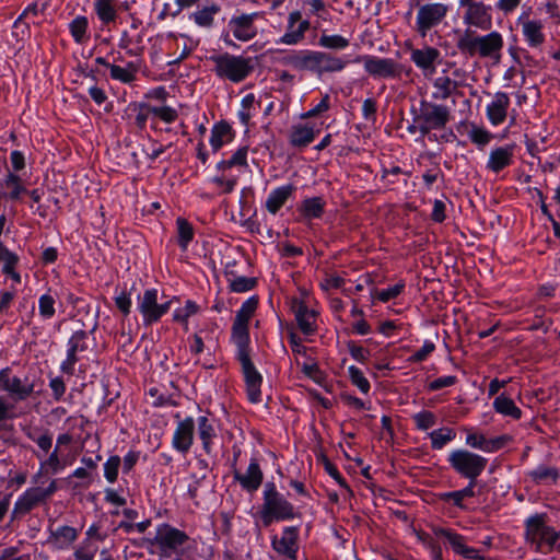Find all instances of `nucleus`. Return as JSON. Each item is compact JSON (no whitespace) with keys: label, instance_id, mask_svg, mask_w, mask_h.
<instances>
[{"label":"nucleus","instance_id":"nucleus-35","mask_svg":"<svg viewBox=\"0 0 560 560\" xmlns=\"http://www.w3.org/2000/svg\"><path fill=\"white\" fill-rule=\"evenodd\" d=\"M117 0H95L94 10L103 24H109L117 18Z\"/></svg>","mask_w":560,"mask_h":560},{"label":"nucleus","instance_id":"nucleus-9","mask_svg":"<svg viewBox=\"0 0 560 560\" xmlns=\"http://www.w3.org/2000/svg\"><path fill=\"white\" fill-rule=\"evenodd\" d=\"M448 5L442 2H429L419 7L416 18V30L424 37L427 33L438 26L447 15Z\"/></svg>","mask_w":560,"mask_h":560},{"label":"nucleus","instance_id":"nucleus-60","mask_svg":"<svg viewBox=\"0 0 560 560\" xmlns=\"http://www.w3.org/2000/svg\"><path fill=\"white\" fill-rule=\"evenodd\" d=\"M255 280L246 277H237L231 281V290L234 292H246L253 289Z\"/></svg>","mask_w":560,"mask_h":560},{"label":"nucleus","instance_id":"nucleus-29","mask_svg":"<svg viewBox=\"0 0 560 560\" xmlns=\"http://www.w3.org/2000/svg\"><path fill=\"white\" fill-rule=\"evenodd\" d=\"M464 80H453L447 75L438 77L433 81L432 98L436 101H444L448 98L459 86H465Z\"/></svg>","mask_w":560,"mask_h":560},{"label":"nucleus","instance_id":"nucleus-31","mask_svg":"<svg viewBox=\"0 0 560 560\" xmlns=\"http://www.w3.org/2000/svg\"><path fill=\"white\" fill-rule=\"evenodd\" d=\"M78 538V530L71 526H60L50 532L48 542L57 549L69 548Z\"/></svg>","mask_w":560,"mask_h":560},{"label":"nucleus","instance_id":"nucleus-14","mask_svg":"<svg viewBox=\"0 0 560 560\" xmlns=\"http://www.w3.org/2000/svg\"><path fill=\"white\" fill-rule=\"evenodd\" d=\"M237 358L242 365L248 399L255 404L259 402L261 399L260 386L262 377L252 363L249 353H242Z\"/></svg>","mask_w":560,"mask_h":560},{"label":"nucleus","instance_id":"nucleus-18","mask_svg":"<svg viewBox=\"0 0 560 560\" xmlns=\"http://www.w3.org/2000/svg\"><path fill=\"white\" fill-rule=\"evenodd\" d=\"M195 435V421L191 417H187L177 422L176 429L172 439V446L183 454H186L192 443Z\"/></svg>","mask_w":560,"mask_h":560},{"label":"nucleus","instance_id":"nucleus-12","mask_svg":"<svg viewBox=\"0 0 560 560\" xmlns=\"http://www.w3.org/2000/svg\"><path fill=\"white\" fill-rule=\"evenodd\" d=\"M171 302L158 303V291L155 289L145 290L142 296L138 299V308L143 316V323L151 325L158 322L170 310Z\"/></svg>","mask_w":560,"mask_h":560},{"label":"nucleus","instance_id":"nucleus-2","mask_svg":"<svg viewBox=\"0 0 560 560\" xmlns=\"http://www.w3.org/2000/svg\"><path fill=\"white\" fill-rule=\"evenodd\" d=\"M153 544L162 559L183 560L191 547V539L185 532L163 524L159 526Z\"/></svg>","mask_w":560,"mask_h":560},{"label":"nucleus","instance_id":"nucleus-16","mask_svg":"<svg viewBox=\"0 0 560 560\" xmlns=\"http://www.w3.org/2000/svg\"><path fill=\"white\" fill-rule=\"evenodd\" d=\"M433 533L436 537L445 538L455 553L460 555L465 559H480L479 551L467 546L464 536L443 527H434Z\"/></svg>","mask_w":560,"mask_h":560},{"label":"nucleus","instance_id":"nucleus-49","mask_svg":"<svg viewBox=\"0 0 560 560\" xmlns=\"http://www.w3.org/2000/svg\"><path fill=\"white\" fill-rule=\"evenodd\" d=\"M55 304L56 300L50 293L43 294L38 300L39 315L44 319H50L56 313Z\"/></svg>","mask_w":560,"mask_h":560},{"label":"nucleus","instance_id":"nucleus-54","mask_svg":"<svg viewBox=\"0 0 560 560\" xmlns=\"http://www.w3.org/2000/svg\"><path fill=\"white\" fill-rule=\"evenodd\" d=\"M151 112H152V115L159 117L161 120H163L166 124L174 122L178 117L177 110L170 106H161V107L153 106Z\"/></svg>","mask_w":560,"mask_h":560},{"label":"nucleus","instance_id":"nucleus-21","mask_svg":"<svg viewBox=\"0 0 560 560\" xmlns=\"http://www.w3.org/2000/svg\"><path fill=\"white\" fill-rule=\"evenodd\" d=\"M318 54L316 50H299L285 57V63L300 71L318 73Z\"/></svg>","mask_w":560,"mask_h":560},{"label":"nucleus","instance_id":"nucleus-1","mask_svg":"<svg viewBox=\"0 0 560 560\" xmlns=\"http://www.w3.org/2000/svg\"><path fill=\"white\" fill-rule=\"evenodd\" d=\"M457 48L469 56L478 55L481 58L499 60L503 48V37L495 31L487 35H476L467 30L458 38Z\"/></svg>","mask_w":560,"mask_h":560},{"label":"nucleus","instance_id":"nucleus-64","mask_svg":"<svg viewBox=\"0 0 560 560\" xmlns=\"http://www.w3.org/2000/svg\"><path fill=\"white\" fill-rule=\"evenodd\" d=\"M27 436L31 440L35 441L36 444L38 445V447L42 451H44L45 453H47L50 450L51 444H52V439L49 434L45 433V434H40V435L36 436L33 433L28 432Z\"/></svg>","mask_w":560,"mask_h":560},{"label":"nucleus","instance_id":"nucleus-42","mask_svg":"<svg viewBox=\"0 0 560 560\" xmlns=\"http://www.w3.org/2000/svg\"><path fill=\"white\" fill-rule=\"evenodd\" d=\"M177 226V241L178 245L183 250H186L188 244L194 238V228L192 225L184 218H177L176 220Z\"/></svg>","mask_w":560,"mask_h":560},{"label":"nucleus","instance_id":"nucleus-23","mask_svg":"<svg viewBox=\"0 0 560 560\" xmlns=\"http://www.w3.org/2000/svg\"><path fill=\"white\" fill-rule=\"evenodd\" d=\"M320 131L319 127L311 122H298L290 130L289 141L293 147L305 148Z\"/></svg>","mask_w":560,"mask_h":560},{"label":"nucleus","instance_id":"nucleus-50","mask_svg":"<svg viewBox=\"0 0 560 560\" xmlns=\"http://www.w3.org/2000/svg\"><path fill=\"white\" fill-rule=\"evenodd\" d=\"M412 420L417 427V429L421 431L429 430L434 427L436 423V417L433 412L429 410H422L412 416Z\"/></svg>","mask_w":560,"mask_h":560},{"label":"nucleus","instance_id":"nucleus-56","mask_svg":"<svg viewBox=\"0 0 560 560\" xmlns=\"http://www.w3.org/2000/svg\"><path fill=\"white\" fill-rule=\"evenodd\" d=\"M4 185L7 188L11 189L10 197L12 199H18L22 191H24V187L21 184V179L18 175L10 173L5 180Z\"/></svg>","mask_w":560,"mask_h":560},{"label":"nucleus","instance_id":"nucleus-25","mask_svg":"<svg viewBox=\"0 0 560 560\" xmlns=\"http://www.w3.org/2000/svg\"><path fill=\"white\" fill-rule=\"evenodd\" d=\"M296 539H298V532L294 527H287L281 537L275 536L272 538V547L273 549L289 559L295 558L296 552Z\"/></svg>","mask_w":560,"mask_h":560},{"label":"nucleus","instance_id":"nucleus-27","mask_svg":"<svg viewBox=\"0 0 560 560\" xmlns=\"http://www.w3.org/2000/svg\"><path fill=\"white\" fill-rule=\"evenodd\" d=\"M514 145H504L491 150L487 168L491 172L499 173L503 168L510 166L513 161Z\"/></svg>","mask_w":560,"mask_h":560},{"label":"nucleus","instance_id":"nucleus-61","mask_svg":"<svg viewBox=\"0 0 560 560\" xmlns=\"http://www.w3.org/2000/svg\"><path fill=\"white\" fill-rule=\"evenodd\" d=\"M466 444L485 452L487 439L483 434L467 430Z\"/></svg>","mask_w":560,"mask_h":560},{"label":"nucleus","instance_id":"nucleus-46","mask_svg":"<svg viewBox=\"0 0 560 560\" xmlns=\"http://www.w3.org/2000/svg\"><path fill=\"white\" fill-rule=\"evenodd\" d=\"M318 44L327 49L341 50L349 46V39L338 34L327 35L324 33L319 37Z\"/></svg>","mask_w":560,"mask_h":560},{"label":"nucleus","instance_id":"nucleus-4","mask_svg":"<svg viewBox=\"0 0 560 560\" xmlns=\"http://www.w3.org/2000/svg\"><path fill=\"white\" fill-rule=\"evenodd\" d=\"M259 517L265 526H269L275 521L294 517L293 505L277 490L272 482L265 485Z\"/></svg>","mask_w":560,"mask_h":560},{"label":"nucleus","instance_id":"nucleus-11","mask_svg":"<svg viewBox=\"0 0 560 560\" xmlns=\"http://www.w3.org/2000/svg\"><path fill=\"white\" fill-rule=\"evenodd\" d=\"M460 8L465 9L464 23L480 30L491 26L490 7L478 0H458Z\"/></svg>","mask_w":560,"mask_h":560},{"label":"nucleus","instance_id":"nucleus-19","mask_svg":"<svg viewBox=\"0 0 560 560\" xmlns=\"http://www.w3.org/2000/svg\"><path fill=\"white\" fill-rule=\"evenodd\" d=\"M522 35L528 45L534 49H539L546 42L545 25L540 20L520 19Z\"/></svg>","mask_w":560,"mask_h":560},{"label":"nucleus","instance_id":"nucleus-32","mask_svg":"<svg viewBox=\"0 0 560 560\" xmlns=\"http://www.w3.org/2000/svg\"><path fill=\"white\" fill-rule=\"evenodd\" d=\"M221 11V5L208 2L195 11L190 19L200 27L210 28L214 24V18Z\"/></svg>","mask_w":560,"mask_h":560},{"label":"nucleus","instance_id":"nucleus-26","mask_svg":"<svg viewBox=\"0 0 560 560\" xmlns=\"http://www.w3.org/2000/svg\"><path fill=\"white\" fill-rule=\"evenodd\" d=\"M198 436L207 454L211 453L213 441L218 436V424L213 418L200 416L197 419Z\"/></svg>","mask_w":560,"mask_h":560},{"label":"nucleus","instance_id":"nucleus-47","mask_svg":"<svg viewBox=\"0 0 560 560\" xmlns=\"http://www.w3.org/2000/svg\"><path fill=\"white\" fill-rule=\"evenodd\" d=\"M198 312V306L195 302L188 300L183 307L175 310L173 318L185 326L188 330V318Z\"/></svg>","mask_w":560,"mask_h":560},{"label":"nucleus","instance_id":"nucleus-44","mask_svg":"<svg viewBox=\"0 0 560 560\" xmlns=\"http://www.w3.org/2000/svg\"><path fill=\"white\" fill-rule=\"evenodd\" d=\"M325 202L320 197L305 199L301 210L304 217L308 219L319 218L324 211Z\"/></svg>","mask_w":560,"mask_h":560},{"label":"nucleus","instance_id":"nucleus-20","mask_svg":"<svg viewBox=\"0 0 560 560\" xmlns=\"http://www.w3.org/2000/svg\"><path fill=\"white\" fill-rule=\"evenodd\" d=\"M291 308L302 332L305 335L313 334L316 329V312L311 310L304 301L299 299L292 300Z\"/></svg>","mask_w":560,"mask_h":560},{"label":"nucleus","instance_id":"nucleus-63","mask_svg":"<svg viewBox=\"0 0 560 560\" xmlns=\"http://www.w3.org/2000/svg\"><path fill=\"white\" fill-rule=\"evenodd\" d=\"M0 262L3 264V273L9 276L11 272L15 270V266L19 262V257L14 253L9 250V253L1 259Z\"/></svg>","mask_w":560,"mask_h":560},{"label":"nucleus","instance_id":"nucleus-53","mask_svg":"<svg viewBox=\"0 0 560 560\" xmlns=\"http://www.w3.org/2000/svg\"><path fill=\"white\" fill-rule=\"evenodd\" d=\"M256 307L257 301L255 299H248L236 313L235 320L248 324V320L254 314Z\"/></svg>","mask_w":560,"mask_h":560},{"label":"nucleus","instance_id":"nucleus-41","mask_svg":"<svg viewBox=\"0 0 560 560\" xmlns=\"http://www.w3.org/2000/svg\"><path fill=\"white\" fill-rule=\"evenodd\" d=\"M474 488H475V483L472 481H469L468 486L462 490L442 493L441 499L443 501H453V503L457 508L464 509L465 508L463 504L464 499L475 497Z\"/></svg>","mask_w":560,"mask_h":560},{"label":"nucleus","instance_id":"nucleus-39","mask_svg":"<svg viewBox=\"0 0 560 560\" xmlns=\"http://www.w3.org/2000/svg\"><path fill=\"white\" fill-rule=\"evenodd\" d=\"M110 77L121 83H131L136 80L138 72V66L133 62H128L126 67L109 66Z\"/></svg>","mask_w":560,"mask_h":560},{"label":"nucleus","instance_id":"nucleus-22","mask_svg":"<svg viewBox=\"0 0 560 560\" xmlns=\"http://www.w3.org/2000/svg\"><path fill=\"white\" fill-rule=\"evenodd\" d=\"M88 335L84 330L75 331L68 341L67 359L63 361L61 369L63 372L72 374L74 365L79 361L78 352L86 349Z\"/></svg>","mask_w":560,"mask_h":560},{"label":"nucleus","instance_id":"nucleus-40","mask_svg":"<svg viewBox=\"0 0 560 560\" xmlns=\"http://www.w3.org/2000/svg\"><path fill=\"white\" fill-rule=\"evenodd\" d=\"M67 460L60 453V451L54 450V452L40 463V469L45 474H57L67 466Z\"/></svg>","mask_w":560,"mask_h":560},{"label":"nucleus","instance_id":"nucleus-38","mask_svg":"<svg viewBox=\"0 0 560 560\" xmlns=\"http://www.w3.org/2000/svg\"><path fill=\"white\" fill-rule=\"evenodd\" d=\"M493 408L497 412L513 419H520L522 416L521 409L516 407L514 401L505 395H500L494 399Z\"/></svg>","mask_w":560,"mask_h":560},{"label":"nucleus","instance_id":"nucleus-10","mask_svg":"<svg viewBox=\"0 0 560 560\" xmlns=\"http://www.w3.org/2000/svg\"><path fill=\"white\" fill-rule=\"evenodd\" d=\"M34 383L27 376L13 374L10 369L0 371V388L18 400H24L34 392Z\"/></svg>","mask_w":560,"mask_h":560},{"label":"nucleus","instance_id":"nucleus-51","mask_svg":"<svg viewBox=\"0 0 560 560\" xmlns=\"http://www.w3.org/2000/svg\"><path fill=\"white\" fill-rule=\"evenodd\" d=\"M348 373L352 384L355 385L362 393L368 394L370 390V383L361 370L354 365H351L348 369Z\"/></svg>","mask_w":560,"mask_h":560},{"label":"nucleus","instance_id":"nucleus-37","mask_svg":"<svg viewBox=\"0 0 560 560\" xmlns=\"http://www.w3.org/2000/svg\"><path fill=\"white\" fill-rule=\"evenodd\" d=\"M232 338L237 347V357L248 353V324L234 320Z\"/></svg>","mask_w":560,"mask_h":560},{"label":"nucleus","instance_id":"nucleus-55","mask_svg":"<svg viewBox=\"0 0 560 560\" xmlns=\"http://www.w3.org/2000/svg\"><path fill=\"white\" fill-rule=\"evenodd\" d=\"M418 538L422 541L424 547L429 549L432 560H443L441 546L435 542L429 535L418 534Z\"/></svg>","mask_w":560,"mask_h":560},{"label":"nucleus","instance_id":"nucleus-36","mask_svg":"<svg viewBox=\"0 0 560 560\" xmlns=\"http://www.w3.org/2000/svg\"><path fill=\"white\" fill-rule=\"evenodd\" d=\"M232 140V130L229 124L219 122L211 130L210 144L214 151Z\"/></svg>","mask_w":560,"mask_h":560},{"label":"nucleus","instance_id":"nucleus-33","mask_svg":"<svg viewBox=\"0 0 560 560\" xmlns=\"http://www.w3.org/2000/svg\"><path fill=\"white\" fill-rule=\"evenodd\" d=\"M293 190L294 187L292 185H284L273 189L266 200L267 210L272 214L277 213L291 197Z\"/></svg>","mask_w":560,"mask_h":560},{"label":"nucleus","instance_id":"nucleus-24","mask_svg":"<svg viewBox=\"0 0 560 560\" xmlns=\"http://www.w3.org/2000/svg\"><path fill=\"white\" fill-rule=\"evenodd\" d=\"M510 97L504 92H497L492 101L487 105V117L493 126L501 125L508 116Z\"/></svg>","mask_w":560,"mask_h":560},{"label":"nucleus","instance_id":"nucleus-28","mask_svg":"<svg viewBox=\"0 0 560 560\" xmlns=\"http://www.w3.org/2000/svg\"><path fill=\"white\" fill-rule=\"evenodd\" d=\"M234 478L247 491H255L262 481V472L256 459H252L245 474L235 471Z\"/></svg>","mask_w":560,"mask_h":560},{"label":"nucleus","instance_id":"nucleus-30","mask_svg":"<svg viewBox=\"0 0 560 560\" xmlns=\"http://www.w3.org/2000/svg\"><path fill=\"white\" fill-rule=\"evenodd\" d=\"M43 501L42 488L27 489L14 504L13 514L24 515Z\"/></svg>","mask_w":560,"mask_h":560},{"label":"nucleus","instance_id":"nucleus-34","mask_svg":"<svg viewBox=\"0 0 560 560\" xmlns=\"http://www.w3.org/2000/svg\"><path fill=\"white\" fill-rule=\"evenodd\" d=\"M347 66V61L340 57L334 56L328 52L319 51L318 54V73L322 75L326 72H339Z\"/></svg>","mask_w":560,"mask_h":560},{"label":"nucleus","instance_id":"nucleus-6","mask_svg":"<svg viewBox=\"0 0 560 560\" xmlns=\"http://www.w3.org/2000/svg\"><path fill=\"white\" fill-rule=\"evenodd\" d=\"M451 119L448 107L422 100L419 104V113L415 117V124L421 135H428L432 130L445 128Z\"/></svg>","mask_w":560,"mask_h":560},{"label":"nucleus","instance_id":"nucleus-3","mask_svg":"<svg viewBox=\"0 0 560 560\" xmlns=\"http://www.w3.org/2000/svg\"><path fill=\"white\" fill-rule=\"evenodd\" d=\"M560 530H556L546 522L545 514H535L525 522V540L536 551L547 553L555 547L560 550Z\"/></svg>","mask_w":560,"mask_h":560},{"label":"nucleus","instance_id":"nucleus-15","mask_svg":"<svg viewBox=\"0 0 560 560\" xmlns=\"http://www.w3.org/2000/svg\"><path fill=\"white\" fill-rule=\"evenodd\" d=\"M258 16L259 13L235 15L228 23L229 31L236 39L248 42L257 35L254 22Z\"/></svg>","mask_w":560,"mask_h":560},{"label":"nucleus","instance_id":"nucleus-17","mask_svg":"<svg viewBox=\"0 0 560 560\" xmlns=\"http://www.w3.org/2000/svg\"><path fill=\"white\" fill-rule=\"evenodd\" d=\"M310 28V22L302 20L300 11H293L288 18V31L279 39L280 44L296 45L304 39L305 33Z\"/></svg>","mask_w":560,"mask_h":560},{"label":"nucleus","instance_id":"nucleus-52","mask_svg":"<svg viewBox=\"0 0 560 560\" xmlns=\"http://www.w3.org/2000/svg\"><path fill=\"white\" fill-rule=\"evenodd\" d=\"M121 465L119 456H110L104 464V476L108 482H115L118 477V470Z\"/></svg>","mask_w":560,"mask_h":560},{"label":"nucleus","instance_id":"nucleus-58","mask_svg":"<svg viewBox=\"0 0 560 560\" xmlns=\"http://www.w3.org/2000/svg\"><path fill=\"white\" fill-rule=\"evenodd\" d=\"M469 138L478 145H486L491 139V133L483 128L474 126L469 131Z\"/></svg>","mask_w":560,"mask_h":560},{"label":"nucleus","instance_id":"nucleus-57","mask_svg":"<svg viewBox=\"0 0 560 560\" xmlns=\"http://www.w3.org/2000/svg\"><path fill=\"white\" fill-rule=\"evenodd\" d=\"M510 441H512V438L508 434H503L493 439H487L485 452L487 453H493L502 447H504Z\"/></svg>","mask_w":560,"mask_h":560},{"label":"nucleus","instance_id":"nucleus-62","mask_svg":"<svg viewBox=\"0 0 560 560\" xmlns=\"http://www.w3.org/2000/svg\"><path fill=\"white\" fill-rule=\"evenodd\" d=\"M457 382L456 376L447 375L439 377L429 383L428 387L430 390H439L444 387L453 386Z\"/></svg>","mask_w":560,"mask_h":560},{"label":"nucleus","instance_id":"nucleus-48","mask_svg":"<svg viewBox=\"0 0 560 560\" xmlns=\"http://www.w3.org/2000/svg\"><path fill=\"white\" fill-rule=\"evenodd\" d=\"M72 37L77 43H84L88 38V19L85 16H77L69 25Z\"/></svg>","mask_w":560,"mask_h":560},{"label":"nucleus","instance_id":"nucleus-7","mask_svg":"<svg viewBox=\"0 0 560 560\" xmlns=\"http://www.w3.org/2000/svg\"><path fill=\"white\" fill-rule=\"evenodd\" d=\"M448 463L457 474L475 483L477 477L486 469L488 460L467 450H456L450 454Z\"/></svg>","mask_w":560,"mask_h":560},{"label":"nucleus","instance_id":"nucleus-13","mask_svg":"<svg viewBox=\"0 0 560 560\" xmlns=\"http://www.w3.org/2000/svg\"><path fill=\"white\" fill-rule=\"evenodd\" d=\"M410 60L421 70L425 78H431L436 72V67L441 61V51L428 45L420 48H411Z\"/></svg>","mask_w":560,"mask_h":560},{"label":"nucleus","instance_id":"nucleus-59","mask_svg":"<svg viewBox=\"0 0 560 560\" xmlns=\"http://www.w3.org/2000/svg\"><path fill=\"white\" fill-rule=\"evenodd\" d=\"M404 288H405V283L399 282L393 287H389L385 290L376 292V296L382 302H388L389 300L398 296L402 292Z\"/></svg>","mask_w":560,"mask_h":560},{"label":"nucleus","instance_id":"nucleus-5","mask_svg":"<svg viewBox=\"0 0 560 560\" xmlns=\"http://www.w3.org/2000/svg\"><path fill=\"white\" fill-rule=\"evenodd\" d=\"M213 62V71L218 78L229 80L233 83L244 81L254 70L249 58L235 56L229 52L213 55L210 57Z\"/></svg>","mask_w":560,"mask_h":560},{"label":"nucleus","instance_id":"nucleus-43","mask_svg":"<svg viewBox=\"0 0 560 560\" xmlns=\"http://www.w3.org/2000/svg\"><path fill=\"white\" fill-rule=\"evenodd\" d=\"M530 477L538 483H553L557 481L559 472L557 468L540 465L530 471Z\"/></svg>","mask_w":560,"mask_h":560},{"label":"nucleus","instance_id":"nucleus-8","mask_svg":"<svg viewBox=\"0 0 560 560\" xmlns=\"http://www.w3.org/2000/svg\"><path fill=\"white\" fill-rule=\"evenodd\" d=\"M354 61L363 63L365 72L374 79H397L402 70L401 65L390 58L362 55L358 56Z\"/></svg>","mask_w":560,"mask_h":560},{"label":"nucleus","instance_id":"nucleus-45","mask_svg":"<svg viewBox=\"0 0 560 560\" xmlns=\"http://www.w3.org/2000/svg\"><path fill=\"white\" fill-rule=\"evenodd\" d=\"M455 438V432L451 428H442L434 430L430 433L432 447L434 450H441L445 444L451 442Z\"/></svg>","mask_w":560,"mask_h":560}]
</instances>
